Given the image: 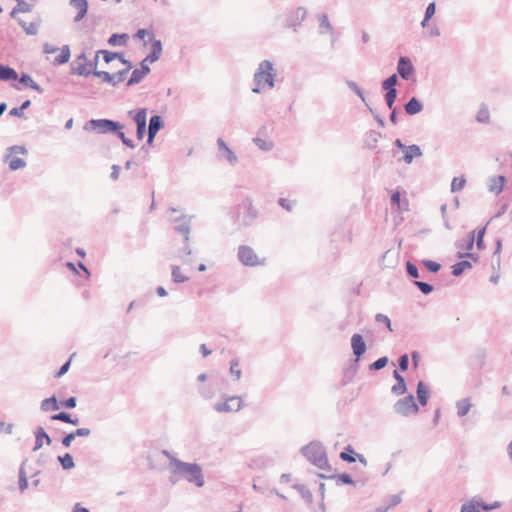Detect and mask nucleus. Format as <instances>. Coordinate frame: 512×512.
<instances>
[{
  "instance_id": "1",
  "label": "nucleus",
  "mask_w": 512,
  "mask_h": 512,
  "mask_svg": "<svg viewBox=\"0 0 512 512\" xmlns=\"http://www.w3.org/2000/svg\"><path fill=\"white\" fill-rule=\"evenodd\" d=\"M276 77L277 74L273 63L270 60L261 61L253 75L254 87L252 92L260 94L265 87L269 89L274 88Z\"/></svg>"
},
{
  "instance_id": "2",
  "label": "nucleus",
  "mask_w": 512,
  "mask_h": 512,
  "mask_svg": "<svg viewBox=\"0 0 512 512\" xmlns=\"http://www.w3.org/2000/svg\"><path fill=\"white\" fill-rule=\"evenodd\" d=\"M171 466H176V472L179 476L201 488L205 484L202 467L198 463L184 462L176 457H171Z\"/></svg>"
},
{
  "instance_id": "3",
  "label": "nucleus",
  "mask_w": 512,
  "mask_h": 512,
  "mask_svg": "<svg viewBox=\"0 0 512 512\" xmlns=\"http://www.w3.org/2000/svg\"><path fill=\"white\" fill-rule=\"evenodd\" d=\"M124 125L108 118L90 119L85 122L83 129L85 131L94 132L96 134H112L117 135L119 130H123Z\"/></svg>"
},
{
  "instance_id": "4",
  "label": "nucleus",
  "mask_w": 512,
  "mask_h": 512,
  "mask_svg": "<svg viewBox=\"0 0 512 512\" xmlns=\"http://www.w3.org/2000/svg\"><path fill=\"white\" fill-rule=\"evenodd\" d=\"M97 54H102L103 60L107 64L111 63L115 59H119V61L123 65H125L124 69H121L118 72L113 74V75H115V87L125 79L127 73L133 68L132 62L130 60L126 59L122 52H112L109 50H98Z\"/></svg>"
},
{
  "instance_id": "5",
  "label": "nucleus",
  "mask_w": 512,
  "mask_h": 512,
  "mask_svg": "<svg viewBox=\"0 0 512 512\" xmlns=\"http://www.w3.org/2000/svg\"><path fill=\"white\" fill-rule=\"evenodd\" d=\"M301 454L312 464H318L327 453L320 441L314 440L300 449Z\"/></svg>"
},
{
  "instance_id": "6",
  "label": "nucleus",
  "mask_w": 512,
  "mask_h": 512,
  "mask_svg": "<svg viewBox=\"0 0 512 512\" xmlns=\"http://www.w3.org/2000/svg\"><path fill=\"white\" fill-rule=\"evenodd\" d=\"M394 411L401 416H409L411 414H417L420 410L419 404L415 402V398L412 394L399 399L393 406Z\"/></svg>"
},
{
  "instance_id": "7",
  "label": "nucleus",
  "mask_w": 512,
  "mask_h": 512,
  "mask_svg": "<svg viewBox=\"0 0 512 512\" xmlns=\"http://www.w3.org/2000/svg\"><path fill=\"white\" fill-rule=\"evenodd\" d=\"M238 260L245 266L255 267L258 265H263L265 259L262 261L259 260L255 251L247 245H240L238 247L237 253Z\"/></svg>"
},
{
  "instance_id": "8",
  "label": "nucleus",
  "mask_w": 512,
  "mask_h": 512,
  "mask_svg": "<svg viewBox=\"0 0 512 512\" xmlns=\"http://www.w3.org/2000/svg\"><path fill=\"white\" fill-rule=\"evenodd\" d=\"M99 61V54L96 53L95 57L92 60H87L83 63H78L77 66H75V62L71 63V74L78 75V76H84L88 77L91 74L94 76L95 71H99L97 69Z\"/></svg>"
},
{
  "instance_id": "9",
  "label": "nucleus",
  "mask_w": 512,
  "mask_h": 512,
  "mask_svg": "<svg viewBox=\"0 0 512 512\" xmlns=\"http://www.w3.org/2000/svg\"><path fill=\"white\" fill-rule=\"evenodd\" d=\"M224 401L216 403L214 409L219 413L237 412L242 406V399L239 396H223Z\"/></svg>"
},
{
  "instance_id": "10",
  "label": "nucleus",
  "mask_w": 512,
  "mask_h": 512,
  "mask_svg": "<svg viewBox=\"0 0 512 512\" xmlns=\"http://www.w3.org/2000/svg\"><path fill=\"white\" fill-rule=\"evenodd\" d=\"M307 15V10L304 7H297L294 10L289 11L286 14L284 27L285 28H292L294 31H296V28L302 24V22L305 20Z\"/></svg>"
},
{
  "instance_id": "11",
  "label": "nucleus",
  "mask_w": 512,
  "mask_h": 512,
  "mask_svg": "<svg viewBox=\"0 0 512 512\" xmlns=\"http://www.w3.org/2000/svg\"><path fill=\"white\" fill-rule=\"evenodd\" d=\"M244 208L246 211L243 219L238 221L239 227H248L251 226L255 220L258 218L259 212L253 206L252 200L250 198H246L240 205L239 208Z\"/></svg>"
},
{
  "instance_id": "12",
  "label": "nucleus",
  "mask_w": 512,
  "mask_h": 512,
  "mask_svg": "<svg viewBox=\"0 0 512 512\" xmlns=\"http://www.w3.org/2000/svg\"><path fill=\"white\" fill-rule=\"evenodd\" d=\"M416 69L408 56H400L397 62V74L405 81L415 76Z\"/></svg>"
},
{
  "instance_id": "13",
  "label": "nucleus",
  "mask_w": 512,
  "mask_h": 512,
  "mask_svg": "<svg viewBox=\"0 0 512 512\" xmlns=\"http://www.w3.org/2000/svg\"><path fill=\"white\" fill-rule=\"evenodd\" d=\"M351 343V349L353 353V360L355 361H361V358L367 351V345L364 340V337L360 333H354L350 340Z\"/></svg>"
},
{
  "instance_id": "14",
  "label": "nucleus",
  "mask_w": 512,
  "mask_h": 512,
  "mask_svg": "<svg viewBox=\"0 0 512 512\" xmlns=\"http://www.w3.org/2000/svg\"><path fill=\"white\" fill-rule=\"evenodd\" d=\"M318 477L319 478H323V479H334L338 486H340V485H353V486H356L357 484H360V486H364L366 484V481H367L366 479L355 481L352 478V476L349 473H346V472L339 473V474H332V475H328V476L319 473Z\"/></svg>"
},
{
  "instance_id": "15",
  "label": "nucleus",
  "mask_w": 512,
  "mask_h": 512,
  "mask_svg": "<svg viewBox=\"0 0 512 512\" xmlns=\"http://www.w3.org/2000/svg\"><path fill=\"white\" fill-rule=\"evenodd\" d=\"M165 126L163 117L161 115H152L149 119V123L147 125L148 128V138H147V144L153 145L154 139L157 135V133L163 129Z\"/></svg>"
},
{
  "instance_id": "16",
  "label": "nucleus",
  "mask_w": 512,
  "mask_h": 512,
  "mask_svg": "<svg viewBox=\"0 0 512 512\" xmlns=\"http://www.w3.org/2000/svg\"><path fill=\"white\" fill-rule=\"evenodd\" d=\"M151 44L150 52L146 55V61H149L150 64L158 61L161 57L163 51V44L160 39L155 38V34L151 33V37L148 39Z\"/></svg>"
},
{
  "instance_id": "17",
  "label": "nucleus",
  "mask_w": 512,
  "mask_h": 512,
  "mask_svg": "<svg viewBox=\"0 0 512 512\" xmlns=\"http://www.w3.org/2000/svg\"><path fill=\"white\" fill-rule=\"evenodd\" d=\"M359 366H360L359 361H355L353 359H349L347 361V365L343 369V376H342V380H341L342 386H346L347 384L351 383L354 380V378L359 370Z\"/></svg>"
},
{
  "instance_id": "18",
  "label": "nucleus",
  "mask_w": 512,
  "mask_h": 512,
  "mask_svg": "<svg viewBox=\"0 0 512 512\" xmlns=\"http://www.w3.org/2000/svg\"><path fill=\"white\" fill-rule=\"evenodd\" d=\"M190 222H191V217L188 218L187 216H184V215L174 219V224H175L174 230L177 233H180L184 236L185 242H188V240H189V234H190V228H191Z\"/></svg>"
},
{
  "instance_id": "19",
  "label": "nucleus",
  "mask_w": 512,
  "mask_h": 512,
  "mask_svg": "<svg viewBox=\"0 0 512 512\" xmlns=\"http://www.w3.org/2000/svg\"><path fill=\"white\" fill-rule=\"evenodd\" d=\"M69 6L76 10V15L74 16V22L82 21L87 13H88V0H69Z\"/></svg>"
},
{
  "instance_id": "20",
  "label": "nucleus",
  "mask_w": 512,
  "mask_h": 512,
  "mask_svg": "<svg viewBox=\"0 0 512 512\" xmlns=\"http://www.w3.org/2000/svg\"><path fill=\"white\" fill-rule=\"evenodd\" d=\"M219 157L225 158L231 165H235L238 161L236 154L228 147L222 138L217 139Z\"/></svg>"
},
{
  "instance_id": "21",
  "label": "nucleus",
  "mask_w": 512,
  "mask_h": 512,
  "mask_svg": "<svg viewBox=\"0 0 512 512\" xmlns=\"http://www.w3.org/2000/svg\"><path fill=\"white\" fill-rule=\"evenodd\" d=\"M416 395H417V400H418V403L421 405V406H426L428 404V400L430 398V388L429 386L422 380H420L418 383H417V387H416Z\"/></svg>"
},
{
  "instance_id": "22",
  "label": "nucleus",
  "mask_w": 512,
  "mask_h": 512,
  "mask_svg": "<svg viewBox=\"0 0 512 512\" xmlns=\"http://www.w3.org/2000/svg\"><path fill=\"white\" fill-rule=\"evenodd\" d=\"M404 111L409 116H414L416 114H419L422 112L424 106L423 103L415 96L411 97L405 104H404Z\"/></svg>"
},
{
  "instance_id": "23",
  "label": "nucleus",
  "mask_w": 512,
  "mask_h": 512,
  "mask_svg": "<svg viewBox=\"0 0 512 512\" xmlns=\"http://www.w3.org/2000/svg\"><path fill=\"white\" fill-rule=\"evenodd\" d=\"M56 52H59V53L54 58V60L51 61V63L55 66L64 64V48H59V47L53 46L49 43H44V45H43V53L44 54L48 55V54H52V53H56Z\"/></svg>"
},
{
  "instance_id": "24",
  "label": "nucleus",
  "mask_w": 512,
  "mask_h": 512,
  "mask_svg": "<svg viewBox=\"0 0 512 512\" xmlns=\"http://www.w3.org/2000/svg\"><path fill=\"white\" fill-rule=\"evenodd\" d=\"M403 153L404 155L399 161H403L406 164H411L414 158L421 157L423 154L420 146L417 144L408 145Z\"/></svg>"
},
{
  "instance_id": "25",
  "label": "nucleus",
  "mask_w": 512,
  "mask_h": 512,
  "mask_svg": "<svg viewBox=\"0 0 512 512\" xmlns=\"http://www.w3.org/2000/svg\"><path fill=\"white\" fill-rule=\"evenodd\" d=\"M485 502L478 497H473L468 502L461 505L460 512H483Z\"/></svg>"
},
{
  "instance_id": "26",
  "label": "nucleus",
  "mask_w": 512,
  "mask_h": 512,
  "mask_svg": "<svg viewBox=\"0 0 512 512\" xmlns=\"http://www.w3.org/2000/svg\"><path fill=\"white\" fill-rule=\"evenodd\" d=\"M506 177L504 175H498L489 179L488 189L490 192L499 195L505 187Z\"/></svg>"
},
{
  "instance_id": "27",
  "label": "nucleus",
  "mask_w": 512,
  "mask_h": 512,
  "mask_svg": "<svg viewBox=\"0 0 512 512\" xmlns=\"http://www.w3.org/2000/svg\"><path fill=\"white\" fill-rule=\"evenodd\" d=\"M475 245V231H470L465 239L457 240L455 247L459 250H465V252L472 251Z\"/></svg>"
},
{
  "instance_id": "28",
  "label": "nucleus",
  "mask_w": 512,
  "mask_h": 512,
  "mask_svg": "<svg viewBox=\"0 0 512 512\" xmlns=\"http://www.w3.org/2000/svg\"><path fill=\"white\" fill-rule=\"evenodd\" d=\"M127 116L135 122L136 125L147 123V108H136L128 111Z\"/></svg>"
},
{
  "instance_id": "29",
  "label": "nucleus",
  "mask_w": 512,
  "mask_h": 512,
  "mask_svg": "<svg viewBox=\"0 0 512 512\" xmlns=\"http://www.w3.org/2000/svg\"><path fill=\"white\" fill-rule=\"evenodd\" d=\"M60 406H64V400L58 401L57 398L53 395L49 398L44 399L41 402L40 408L44 412H49L58 410Z\"/></svg>"
},
{
  "instance_id": "30",
  "label": "nucleus",
  "mask_w": 512,
  "mask_h": 512,
  "mask_svg": "<svg viewBox=\"0 0 512 512\" xmlns=\"http://www.w3.org/2000/svg\"><path fill=\"white\" fill-rule=\"evenodd\" d=\"M18 73L17 71L8 66V65H0V81L3 82H10V81H16L18 79Z\"/></svg>"
},
{
  "instance_id": "31",
  "label": "nucleus",
  "mask_w": 512,
  "mask_h": 512,
  "mask_svg": "<svg viewBox=\"0 0 512 512\" xmlns=\"http://www.w3.org/2000/svg\"><path fill=\"white\" fill-rule=\"evenodd\" d=\"M17 80L19 81V84H22L23 86H25L27 88H31L40 94H42L44 92V89L39 84H37L32 79V77L27 73H21L20 76L18 75Z\"/></svg>"
},
{
  "instance_id": "32",
  "label": "nucleus",
  "mask_w": 512,
  "mask_h": 512,
  "mask_svg": "<svg viewBox=\"0 0 512 512\" xmlns=\"http://www.w3.org/2000/svg\"><path fill=\"white\" fill-rule=\"evenodd\" d=\"M472 268V262L469 260L461 259L451 266V274L454 277L461 276L465 270Z\"/></svg>"
},
{
  "instance_id": "33",
  "label": "nucleus",
  "mask_w": 512,
  "mask_h": 512,
  "mask_svg": "<svg viewBox=\"0 0 512 512\" xmlns=\"http://www.w3.org/2000/svg\"><path fill=\"white\" fill-rule=\"evenodd\" d=\"M46 441L47 444L51 443L50 436L45 432L43 427H38L35 431V446L33 448L34 451L40 449L43 446V441Z\"/></svg>"
},
{
  "instance_id": "34",
  "label": "nucleus",
  "mask_w": 512,
  "mask_h": 512,
  "mask_svg": "<svg viewBox=\"0 0 512 512\" xmlns=\"http://www.w3.org/2000/svg\"><path fill=\"white\" fill-rule=\"evenodd\" d=\"M489 224V221L482 227H478L475 231V245L479 251L484 250L486 247L485 244V234L487 231V226Z\"/></svg>"
},
{
  "instance_id": "35",
  "label": "nucleus",
  "mask_w": 512,
  "mask_h": 512,
  "mask_svg": "<svg viewBox=\"0 0 512 512\" xmlns=\"http://www.w3.org/2000/svg\"><path fill=\"white\" fill-rule=\"evenodd\" d=\"M472 407V403L469 397L462 398L456 402L457 416H466Z\"/></svg>"
},
{
  "instance_id": "36",
  "label": "nucleus",
  "mask_w": 512,
  "mask_h": 512,
  "mask_svg": "<svg viewBox=\"0 0 512 512\" xmlns=\"http://www.w3.org/2000/svg\"><path fill=\"white\" fill-rule=\"evenodd\" d=\"M356 455H358V453L354 450V448L351 445H347L340 452L339 457L342 461L351 464L356 462Z\"/></svg>"
},
{
  "instance_id": "37",
  "label": "nucleus",
  "mask_w": 512,
  "mask_h": 512,
  "mask_svg": "<svg viewBox=\"0 0 512 512\" xmlns=\"http://www.w3.org/2000/svg\"><path fill=\"white\" fill-rule=\"evenodd\" d=\"M381 137V133L375 130H370L365 134L364 144L368 149H374L377 146V142Z\"/></svg>"
},
{
  "instance_id": "38",
  "label": "nucleus",
  "mask_w": 512,
  "mask_h": 512,
  "mask_svg": "<svg viewBox=\"0 0 512 512\" xmlns=\"http://www.w3.org/2000/svg\"><path fill=\"white\" fill-rule=\"evenodd\" d=\"M129 39L127 33H113L108 38L107 42L110 46H125Z\"/></svg>"
},
{
  "instance_id": "39",
  "label": "nucleus",
  "mask_w": 512,
  "mask_h": 512,
  "mask_svg": "<svg viewBox=\"0 0 512 512\" xmlns=\"http://www.w3.org/2000/svg\"><path fill=\"white\" fill-rule=\"evenodd\" d=\"M391 205L397 206L399 209H408L409 202L406 198H401V193L398 189L394 190L390 197Z\"/></svg>"
},
{
  "instance_id": "40",
  "label": "nucleus",
  "mask_w": 512,
  "mask_h": 512,
  "mask_svg": "<svg viewBox=\"0 0 512 512\" xmlns=\"http://www.w3.org/2000/svg\"><path fill=\"white\" fill-rule=\"evenodd\" d=\"M28 150L23 145H12L6 149V153L4 155L3 161L8 162V160L13 157L14 154H27Z\"/></svg>"
},
{
  "instance_id": "41",
  "label": "nucleus",
  "mask_w": 512,
  "mask_h": 512,
  "mask_svg": "<svg viewBox=\"0 0 512 512\" xmlns=\"http://www.w3.org/2000/svg\"><path fill=\"white\" fill-rule=\"evenodd\" d=\"M292 488L299 492V494L307 504H311L313 502V495L306 485L294 484Z\"/></svg>"
},
{
  "instance_id": "42",
  "label": "nucleus",
  "mask_w": 512,
  "mask_h": 512,
  "mask_svg": "<svg viewBox=\"0 0 512 512\" xmlns=\"http://www.w3.org/2000/svg\"><path fill=\"white\" fill-rule=\"evenodd\" d=\"M18 24L22 27L27 35H36L38 33L39 24L36 22L27 23L21 18L17 19Z\"/></svg>"
},
{
  "instance_id": "43",
  "label": "nucleus",
  "mask_w": 512,
  "mask_h": 512,
  "mask_svg": "<svg viewBox=\"0 0 512 512\" xmlns=\"http://www.w3.org/2000/svg\"><path fill=\"white\" fill-rule=\"evenodd\" d=\"M147 75L141 72L138 68H135L129 79L126 82L127 87L134 86L136 84H139Z\"/></svg>"
},
{
  "instance_id": "44",
  "label": "nucleus",
  "mask_w": 512,
  "mask_h": 512,
  "mask_svg": "<svg viewBox=\"0 0 512 512\" xmlns=\"http://www.w3.org/2000/svg\"><path fill=\"white\" fill-rule=\"evenodd\" d=\"M333 27L326 14H321L319 17V33H332Z\"/></svg>"
},
{
  "instance_id": "45",
  "label": "nucleus",
  "mask_w": 512,
  "mask_h": 512,
  "mask_svg": "<svg viewBox=\"0 0 512 512\" xmlns=\"http://www.w3.org/2000/svg\"><path fill=\"white\" fill-rule=\"evenodd\" d=\"M385 91L384 100L388 108H393L398 96V90L383 89Z\"/></svg>"
},
{
  "instance_id": "46",
  "label": "nucleus",
  "mask_w": 512,
  "mask_h": 512,
  "mask_svg": "<svg viewBox=\"0 0 512 512\" xmlns=\"http://www.w3.org/2000/svg\"><path fill=\"white\" fill-rule=\"evenodd\" d=\"M421 264L425 267V269L433 274H436L441 269V264L437 261L430 260V259H424L421 261Z\"/></svg>"
},
{
  "instance_id": "47",
  "label": "nucleus",
  "mask_w": 512,
  "mask_h": 512,
  "mask_svg": "<svg viewBox=\"0 0 512 512\" xmlns=\"http://www.w3.org/2000/svg\"><path fill=\"white\" fill-rule=\"evenodd\" d=\"M397 84H398V74H392L382 81L381 88L397 90V88H396Z\"/></svg>"
},
{
  "instance_id": "48",
  "label": "nucleus",
  "mask_w": 512,
  "mask_h": 512,
  "mask_svg": "<svg viewBox=\"0 0 512 512\" xmlns=\"http://www.w3.org/2000/svg\"><path fill=\"white\" fill-rule=\"evenodd\" d=\"M94 76L100 78L103 82L115 87V75H112L107 71L99 70L94 72Z\"/></svg>"
},
{
  "instance_id": "49",
  "label": "nucleus",
  "mask_w": 512,
  "mask_h": 512,
  "mask_svg": "<svg viewBox=\"0 0 512 512\" xmlns=\"http://www.w3.org/2000/svg\"><path fill=\"white\" fill-rule=\"evenodd\" d=\"M346 84L348 88L352 90L362 100L363 103H365V105H368V103L366 102L364 91L362 90V88L359 87V85L356 82L352 80H347Z\"/></svg>"
},
{
  "instance_id": "50",
  "label": "nucleus",
  "mask_w": 512,
  "mask_h": 512,
  "mask_svg": "<svg viewBox=\"0 0 512 512\" xmlns=\"http://www.w3.org/2000/svg\"><path fill=\"white\" fill-rule=\"evenodd\" d=\"M7 163L11 171L22 169L27 165L26 161L19 157H11Z\"/></svg>"
},
{
  "instance_id": "51",
  "label": "nucleus",
  "mask_w": 512,
  "mask_h": 512,
  "mask_svg": "<svg viewBox=\"0 0 512 512\" xmlns=\"http://www.w3.org/2000/svg\"><path fill=\"white\" fill-rule=\"evenodd\" d=\"M389 363V358L387 356H382L380 358H378L377 360H375L374 362H372L368 369L370 371H379L381 369H383L384 367L387 366V364Z\"/></svg>"
},
{
  "instance_id": "52",
  "label": "nucleus",
  "mask_w": 512,
  "mask_h": 512,
  "mask_svg": "<svg viewBox=\"0 0 512 512\" xmlns=\"http://www.w3.org/2000/svg\"><path fill=\"white\" fill-rule=\"evenodd\" d=\"M253 142L262 151H271L274 147V143L272 141H267L259 137L253 138Z\"/></svg>"
},
{
  "instance_id": "53",
  "label": "nucleus",
  "mask_w": 512,
  "mask_h": 512,
  "mask_svg": "<svg viewBox=\"0 0 512 512\" xmlns=\"http://www.w3.org/2000/svg\"><path fill=\"white\" fill-rule=\"evenodd\" d=\"M171 276L174 283H184L189 279L181 273L180 267L177 265L172 266Z\"/></svg>"
},
{
  "instance_id": "54",
  "label": "nucleus",
  "mask_w": 512,
  "mask_h": 512,
  "mask_svg": "<svg viewBox=\"0 0 512 512\" xmlns=\"http://www.w3.org/2000/svg\"><path fill=\"white\" fill-rule=\"evenodd\" d=\"M414 285L424 294L429 295L434 291V286L428 282L414 280Z\"/></svg>"
},
{
  "instance_id": "55",
  "label": "nucleus",
  "mask_w": 512,
  "mask_h": 512,
  "mask_svg": "<svg viewBox=\"0 0 512 512\" xmlns=\"http://www.w3.org/2000/svg\"><path fill=\"white\" fill-rule=\"evenodd\" d=\"M406 273L410 278L417 280L420 277L418 267L410 260L405 263Z\"/></svg>"
},
{
  "instance_id": "56",
  "label": "nucleus",
  "mask_w": 512,
  "mask_h": 512,
  "mask_svg": "<svg viewBox=\"0 0 512 512\" xmlns=\"http://www.w3.org/2000/svg\"><path fill=\"white\" fill-rule=\"evenodd\" d=\"M407 392V384H406V381L403 380H398V382H396L392 388H391V393L394 394V395H403Z\"/></svg>"
},
{
  "instance_id": "57",
  "label": "nucleus",
  "mask_w": 512,
  "mask_h": 512,
  "mask_svg": "<svg viewBox=\"0 0 512 512\" xmlns=\"http://www.w3.org/2000/svg\"><path fill=\"white\" fill-rule=\"evenodd\" d=\"M466 184V179L464 176L461 177H454L451 182V191L457 192L464 188Z\"/></svg>"
},
{
  "instance_id": "58",
  "label": "nucleus",
  "mask_w": 512,
  "mask_h": 512,
  "mask_svg": "<svg viewBox=\"0 0 512 512\" xmlns=\"http://www.w3.org/2000/svg\"><path fill=\"white\" fill-rule=\"evenodd\" d=\"M456 257L458 259H465V260L470 259L474 263H478L479 260H480V256L477 253H474V252H471V251H468V252L458 251L457 254H456Z\"/></svg>"
},
{
  "instance_id": "59",
  "label": "nucleus",
  "mask_w": 512,
  "mask_h": 512,
  "mask_svg": "<svg viewBox=\"0 0 512 512\" xmlns=\"http://www.w3.org/2000/svg\"><path fill=\"white\" fill-rule=\"evenodd\" d=\"M230 373L239 380L242 376V371L239 369V360L234 358L230 361Z\"/></svg>"
},
{
  "instance_id": "60",
  "label": "nucleus",
  "mask_w": 512,
  "mask_h": 512,
  "mask_svg": "<svg viewBox=\"0 0 512 512\" xmlns=\"http://www.w3.org/2000/svg\"><path fill=\"white\" fill-rule=\"evenodd\" d=\"M153 296V293L151 291H149L148 293H146L144 295L143 298H140L138 300H134L132 301L129 305H128V308H127V312H130L134 306H144L145 303H146V300H148L149 298H151Z\"/></svg>"
},
{
  "instance_id": "61",
  "label": "nucleus",
  "mask_w": 512,
  "mask_h": 512,
  "mask_svg": "<svg viewBox=\"0 0 512 512\" xmlns=\"http://www.w3.org/2000/svg\"><path fill=\"white\" fill-rule=\"evenodd\" d=\"M16 1H17V5L15 6L16 11H19L20 13H27V12L32 11L33 4L28 3L24 0H16Z\"/></svg>"
},
{
  "instance_id": "62",
  "label": "nucleus",
  "mask_w": 512,
  "mask_h": 512,
  "mask_svg": "<svg viewBox=\"0 0 512 512\" xmlns=\"http://www.w3.org/2000/svg\"><path fill=\"white\" fill-rule=\"evenodd\" d=\"M409 367V356L404 353L401 354L398 358V368L401 372H406Z\"/></svg>"
},
{
  "instance_id": "63",
  "label": "nucleus",
  "mask_w": 512,
  "mask_h": 512,
  "mask_svg": "<svg viewBox=\"0 0 512 512\" xmlns=\"http://www.w3.org/2000/svg\"><path fill=\"white\" fill-rule=\"evenodd\" d=\"M76 267L80 268L81 270V277H79L80 281H88L91 276V273L87 266L82 261H78Z\"/></svg>"
},
{
  "instance_id": "64",
  "label": "nucleus",
  "mask_w": 512,
  "mask_h": 512,
  "mask_svg": "<svg viewBox=\"0 0 512 512\" xmlns=\"http://www.w3.org/2000/svg\"><path fill=\"white\" fill-rule=\"evenodd\" d=\"M476 120L479 123H489L490 114L487 108H480L476 115Z\"/></svg>"
}]
</instances>
